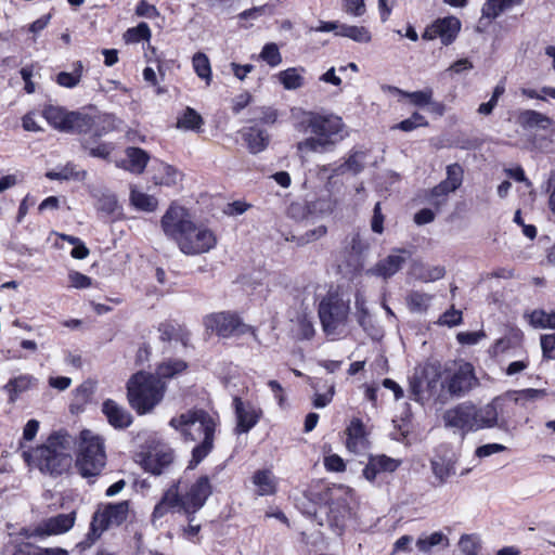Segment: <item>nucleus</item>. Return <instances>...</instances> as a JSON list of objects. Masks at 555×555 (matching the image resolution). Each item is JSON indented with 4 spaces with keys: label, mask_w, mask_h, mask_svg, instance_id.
I'll return each mask as SVG.
<instances>
[{
    "label": "nucleus",
    "mask_w": 555,
    "mask_h": 555,
    "mask_svg": "<svg viewBox=\"0 0 555 555\" xmlns=\"http://www.w3.org/2000/svg\"><path fill=\"white\" fill-rule=\"evenodd\" d=\"M294 128L304 138L299 140L296 155L301 163L309 162L312 154L326 153L343 139L345 124L343 118L333 113L293 109Z\"/></svg>",
    "instance_id": "1"
},
{
    "label": "nucleus",
    "mask_w": 555,
    "mask_h": 555,
    "mask_svg": "<svg viewBox=\"0 0 555 555\" xmlns=\"http://www.w3.org/2000/svg\"><path fill=\"white\" fill-rule=\"evenodd\" d=\"M211 493L212 486L207 476H199L193 480L183 476L164 493L153 511L152 518L155 521L170 512L194 515L205 505Z\"/></svg>",
    "instance_id": "2"
},
{
    "label": "nucleus",
    "mask_w": 555,
    "mask_h": 555,
    "mask_svg": "<svg viewBox=\"0 0 555 555\" xmlns=\"http://www.w3.org/2000/svg\"><path fill=\"white\" fill-rule=\"evenodd\" d=\"M74 438L65 430H56L35 449L24 450L22 456L28 466L42 474L61 476L68 473L73 465L72 451Z\"/></svg>",
    "instance_id": "3"
},
{
    "label": "nucleus",
    "mask_w": 555,
    "mask_h": 555,
    "mask_svg": "<svg viewBox=\"0 0 555 555\" xmlns=\"http://www.w3.org/2000/svg\"><path fill=\"white\" fill-rule=\"evenodd\" d=\"M169 425L175 428L184 440L198 441L192 450V459L188 468H195L212 450L215 431L218 420L204 410H189L172 417Z\"/></svg>",
    "instance_id": "4"
},
{
    "label": "nucleus",
    "mask_w": 555,
    "mask_h": 555,
    "mask_svg": "<svg viewBox=\"0 0 555 555\" xmlns=\"http://www.w3.org/2000/svg\"><path fill=\"white\" fill-rule=\"evenodd\" d=\"M166 391L165 383L156 376L139 372L127 384L131 408L140 415L147 414L160 403Z\"/></svg>",
    "instance_id": "5"
},
{
    "label": "nucleus",
    "mask_w": 555,
    "mask_h": 555,
    "mask_svg": "<svg viewBox=\"0 0 555 555\" xmlns=\"http://www.w3.org/2000/svg\"><path fill=\"white\" fill-rule=\"evenodd\" d=\"M76 467L83 477L98 476L106 464L103 438L90 429L80 431L77 439Z\"/></svg>",
    "instance_id": "6"
},
{
    "label": "nucleus",
    "mask_w": 555,
    "mask_h": 555,
    "mask_svg": "<svg viewBox=\"0 0 555 555\" xmlns=\"http://www.w3.org/2000/svg\"><path fill=\"white\" fill-rule=\"evenodd\" d=\"M350 300L337 292H330L319 305V318L327 336L336 337L343 334L348 325Z\"/></svg>",
    "instance_id": "7"
},
{
    "label": "nucleus",
    "mask_w": 555,
    "mask_h": 555,
    "mask_svg": "<svg viewBox=\"0 0 555 555\" xmlns=\"http://www.w3.org/2000/svg\"><path fill=\"white\" fill-rule=\"evenodd\" d=\"M42 116L54 129L63 132H86L93 125L92 118L87 114L68 112L61 106L49 105L44 107Z\"/></svg>",
    "instance_id": "8"
},
{
    "label": "nucleus",
    "mask_w": 555,
    "mask_h": 555,
    "mask_svg": "<svg viewBox=\"0 0 555 555\" xmlns=\"http://www.w3.org/2000/svg\"><path fill=\"white\" fill-rule=\"evenodd\" d=\"M203 324L206 332L216 334L222 338H230L247 333H251L256 336L253 327L243 323L237 314L229 311L210 313L204 318Z\"/></svg>",
    "instance_id": "9"
},
{
    "label": "nucleus",
    "mask_w": 555,
    "mask_h": 555,
    "mask_svg": "<svg viewBox=\"0 0 555 555\" xmlns=\"http://www.w3.org/2000/svg\"><path fill=\"white\" fill-rule=\"evenodd\" d=\"M177 243L183 254L195 256L215 248L217 236L212 230L192 222L190 228L178 237Z\"/></svg>",
    "instance_id": "10"
},
{
    "label": "nucleus",
    "mask_w": 555,
    "mask_h": 555,
    "mask_svg": "<svg viewBox=\"0 0 555 555\" xmlns=\"http://www.w3.org/2000/svg\"><path fill=\"white\" fill-rule=\"evenodd\" d=\"M128 514L129 503L127 501L101 505L94 513L91 529L94 533L100 534L108 528L121 525Z\"/></svg>",
    "instance_id": "11"
},
{
    "label": "nucleus",
    "mask_w": 555,
    "mask_h": 555,
    "mask_svg": "<svg viewBox=\"0 0 555 555\" xmlns=\"http://www.w3.org/2000/svg\"><path fill=\"white\" fill-rule=\"evenodd\" d=\"M138 457L144 470L153 475H160L171 464L173 454L167 444L157 442L141 452Z\"/></svg>",
    "instance_id": "12"
},
{
    "label": "nucleus",
    "mask_w": 555,
    "mask_h": 555,
    "mask_svg": "<svg viewBox=\"0 0 555 555\" xmlns=\"http://www.w3.org/2000/svg\"><path fill=\"white\" fill-rule=\"evenodd\" d=\"M232 405L236 417L235 431L237 434L248 433L262 416V410L258 404L241 397L235 396Z\"/></svg>",
    "instance_id": "13"
},
{
    "label": "nucleus",
    "mask_w": 555,
    "mask_h": 555,
    "mask_svg": "<svg viewBox=\"0 0 555 555\" xmlns=\"http://www.w3.org/2000/svg\"><path fill=\"white\" fill-rule=\"evenodd\" d=\"M461 22L455 16L438 18L428 25L423 33L424 40L440 39L444 46L451 44L461 30Z\"/></svg>",
    "instance_id": "14"
},
{
    "label": "nucleus",
    "mask_w": 555,
    "mask_h": 555,
    "mask_svg": "<svg viewBox=\"0 0 555 555\" xmlns=\"http://www.w3.org/2000/svg\"><path fill=\"white\" fill-rule=\"evenodd\" d=\"M191 223L192 220L188 211L183 207L176 205H171L167 209L160 221L164 233L176 242L190 228Z\"/></svg>",
    "instance_id": "15"
},
{
    "label": "nucleus",
    "mask_w": 555,
    "mask_h": 555,
    "mask_svg": "<svg viewBox=\"0 0 555 555\" xmlns=\"http://www.w3.org/2000/svg\"><path fill=\"white\" fill-rule=\"evenodd\" d=\"M505 397H496L488 404L477 408L473 404L475 431L498 425L499 415L503 413Z\"/></svg>",
    "instance_id": "16"
},
{
    "label": "nucleus",
    "mask_w": 555,
    "mask_h": 555,
    "mask_svg": "<svg viewBox=\"0 0 555 555\" xmlns=\"http://www.w3.org/2000/svg\"><path fill=\"white\" fill-rule=\"evenodd\" d=\"M457 459L448 449L438 451L430 461V468L438 485H444L456 473Z\"/></svg>",
    "instance_id": "17"
},
{
    "label": "nucleus",
    "mask_w": 555,
    "mask_h": 555,
    "mask_svg": "<svg viewBox=\"0 0 555 555\" xmlns=\"http://www.w3.org/2000/svg\"><path fill=\"white\" fill-rule=\"evenodd\" d=\"M378 163V156L369 150H352L338 167L343 172L373 171Z\"/></svg>",
    "instance_id": "18"
},
{
    "label": "nucleus",
    "mask_w": 555,
    "mask_h": 555,
    "mask_svg": "<svg viewBox=\"0 0 555 555\" xmlns=\"http://www.w3.org/2000/svg\"><path fill=\"white\" fill-rule=\"evenodd\" d=\"M410 257L405 249H395L386 258L379 260L366 273L387 280L395 275Z\"/></svg>",
    "instance_id": "19"
},
{
    "label": "nucleus",
    "mask_w": 555,
    "mask_h": 555,
    "mask_svg": "<svg viewBox=\"0 0 555 555\" xmlns=\"http://www.w3.org/2000/svg\"><path fill=\"white\" fill-rule=\"evenodd\" d=\"M401 461L387 455L370 456L367 464L363 469L364 478L370 482H376L384 474H391L398 469Z\"/></svg>",
    "instance_id": "20"
},
{
    "label": "nucleus",
    "mask_w": 555,
    "mask_h": 555,
    "mask_svg": "<svg viewBox=\"0 0 555 555\" xmlns=\"http://www.w3.org/2000/svg\"><path fill=\"white\" fill-rule=\"evenodd\" d=\"M473 413V404L465 402L447 410L443 414V421L448 427L475 431Z\"/></svg>",
    "instance_id": "21"
},
{
    "label": "nucleus",
    "mask_w": 555,
    "mask_h": 555,
    "mask_svg": "<svg viewBox=\"0 0 555 555\" xmlns=\"http://www.w3.org/2000/svg\"><path fill=\"white\" fill-rule=\"evenodd\" d=\"M75 518V513H69L43 519L39 522V530L37 532L41 534V540L66 533L73 528Z\"/></svg>",
    "instance_id": "22"
},
{
    "label": "nucleus",
    "mask_w": 555,
    "mask_h": 555,
    "mask_svg": "<svg viewBox=\"0 0 555 555\" xmlns=\"http://www.w3.org/2000/svg\"><path fill=\"white\" fill-rule=\"evenodd\" d=\"M476 383L473 365L467 362H460L449 380L448 389L452 393H463L472 389Z\"/></svg>",
    "instance_id": "23"
},
{
    "label": "nucleus",
    "mask_w": 555,
    "mask_h": 555,
    "mask_svg": "<svg viewBox=\"0 0 555 555\" xmlns=\"http://www.w3.org/2000/svg\"><path fill=\"white\" fill-rule=\"evenodd\" d=\"M331 500L330 512L333 517L338 520L350 514V505L354 501V495L352 490L348 487L334 486L331 489Z\"/></svg>",
    "instance_id": "24"
},
{
    "label": "nucleus",
    "mask_w": 555,
    "mask_h": 555,
    "mask_svg": "<svg viewBox=\"0 0 555 555\" xmlns=\"http://www.w3.org/2000/svg\"><path fill=\"white\" fill-rule=\"evenodd\" d=\"M102 412L107 418L109 425L117 429H124L131 425L132 415L120 404L112 399H107L102 404Z\"/></svg>",
    "instance_id": "25"
},
{
    "label": "nucleus",
    "mask_w": 555,
    "mask_h": 555,
    "mask_svg": "<svg viewBox=\"0 0 555 555\" xmlns=\"http://www.w3.org/2000/svg\"><path fill=\"white\" fill-rule=\"evenodd\" d=\"M129 201L134 209L144 212H153L158 207L157 198L139 184L131 185Z\"/></svg>",
    "instance_id": "26"
},
{
    "label": "nucleus",
    "mask_w": 555,
    "mask_h": 555,
    "mask_svg": "<svg viewBox=\"0 0 555 555\" xmlns=\"http://www.w3.org/2000/svg\"><path fill=\"white\" fill-rule=\"evenodd\" d=\"M251 482L255 487V492L260 496L273 495L278 490V478L270 469L255 472Z\"/></svg>",
    "instance_id": "27"
},
{
    "label": "nucleus",
    "mask_w": 555,
    "mask_h": 555,
    "mask_svg": "<svg viewBox=\"0 0 555 555\" xmlns=\"http://www.w3.org/2000/svg\"><path fill=\"white\" fill-rule=\"evenodd\" d=\"M450 546L449 537L442 531L423 533L416 540V547L423 554H430L434 548H448Z\"/></svg>",
    "instance_id": "28"
},
{
    "label": "nucleus",
    "mask_w": 555,
    "mask_h": 555,
    "mask_svg": "<svg viewBox=\"0 0 555 555\" xmlns=\"http://www.w3.org/2000/svg\"><path fill=\"white\" fill-rule=\"evenodd\" d=\"M346 431V446L349 451L358 453L366 447V433L361 420H352Z\"/></svg>",
    "instance_id": "29"
},
{
    "label": "nucleus",
    "mask_w": 555,
    "mask_h": 555,
    "mask_svg": "<svg viewBox=\"0 0 555 555\" xmlns=\"http://www.w3.org/2000/svg\"><path fill=\"white\" fill-rule=\"evenodd\" d=\"M37 383V378L30 374H21L11 378L5 385L4 390L9 396L10 402H15L20 395L31 389Z\"/></svg>",
    "instance_id": "30"
},
{
    "label": "nucleus",
    "mask_w": 555,
    "mask_h": 555,
    "mask_svg": "<svg viewBox=\"0 0 555 555\" xmlns=\"http://www.w3.org/2000/svg\"><path fill=\"white\" fill-rule=\"evenodd\" d=\"M304 67H288L276 74V79L285 90H297L305 85Z\"/></svg>",
    "instance_id": "31"
},
{
    "label": "nucleus",
    "mask_w": 555,
    "mask_h": 555,
    "mask_svg": "<svg viewBox=\"0 0 555 555\" xmlns=\"http://www.w3.org/2000/svg\"><path fill=\"white\" fill-rule=\"evenodd\" d=\"M336 208V203L331 198H319L308 205L307 221L314 222L331 217Z\"/></svg>",
    "instance_id": "32"
},
{
    "label": "nucleus",
    "mask_w": 555,
    "mask_h": 555,
    "mask_svg": "<svg viewBox=\"0 0 555 555\" xmlns=\"http://www.w3.org/2000/svg\"><path fill=\"white\" fill-rule=\"evenodd\" d=\"M336 35L349 38L358 43H370L372 41V34L365 26L341 24Z\"/></svg>",
    "instance_id": "33"
},
{
    "label": "nucleus",
    "mask_w": 555,
    "mask_h": 555,
    "mask_svg": "<svg viewBox=\"0 0 555 555\" xmlns=\"http://www.w3.org/2000/svg\"><path fill=\"white\" fill-rule=\"evenodd\" d=\"M521 2L522 0H488L481 10L482 17L493 20L505 10L519 5Z\"/></svg>",
    "instance_id": "34"
},
{
    "label": "nucleus",
    "mask_w": 555,
    "mask_h": 555,
    "mask_svg": "<svg viewBox=\"0 0 555 555\" xmlns=\"http://www.w3.org/2000/svg\"><path fill=\"white\" fill-rule=\"evenodd\" d=\"M126 156L127 165L124 167V169L138 173H141L144 170L149 162V155L145 153V151L139 147L127 149Z\"/></svg>",
    "instance_id": "35"
},
{
    "label": "nucleus",
    "mask_w": 555,
    "mask_h": 555,
    "mask_svg": "<svg viewBox=\"0 0 555 555\" xmlns=\"http://www.w3.org/2000/svg\"><path fill=\"white\" fill-rule=\"evenodd\" d=\"M245 141L251 153H259L267 147L269 134L264 130L251 127L245 133Z\"/></svg>",
    "instance_id": "36"
},
{
    "label": "nucleus",
    "mask_w": 555,
    "mask_h": 555,
    "mask_svg": "<svg viewBox=\"0 0 555 555\" xmlns=\"http://www.w3.org/2000/svg\"><path fill=\"white\" fill-rule=\"evenodd\" d=\"M431 299L433 296L427 293L412 291L406 295L405 304L411 312L423 313L428 309Z\"/></svg>",
    "instance_id": "37"
},
{
    "label": "nucleus",
    "mask_w": 555,
    "mask_h": 555,
    "mask_svg": "<svg viewBox=\"0 0 555 555\" xmlns=\"http://www.w3.org/2000/svg\"><path fill=\"white\" fill-rule=\"evenodd\" d=\"M390 90L403 98L410 100V103L415 106L430 105L433 100L434 91L431 88H426L421 91L408 92L399 88L392 87Z\"/></svg>",
    "instance_id": "38"
},
{
    "label": "nucleus",
    "mask_w": 555,
    "mask_h": 555,
    "mask_svg": "<svg viewBox=\"0 0 555 555\" xmlns=\"http://www.w3.org/2000/svg\"><path fill=\"white\" fill-rule=\"evenodd\" d=\"M547 395L545 389L526 388L509 391L504 397L505 399H512L515 403H521L524 401H538L544 399Z\"/></svg>",
    "instance_id": "39"
},
{
    "label": "nucleus",
    "mask_w": 555,
    "mask_h": 555,
    "mask_svg": "<svg viewBox=\"0 0 555 555\" xmlns=\"http://www.w3.org/2000/svg\"><path fill=\"white\" fill-rule=\"evenodd\" d=\"M193 69L196 75L205 80L206 85L211 82V66L208 56L205 53L197 52L192 57Z\"/></svg>",
    "instance_id": "40"
},
{
    "label": "nucleus",
    "mask_w": 555,
    "mask_h": 555,
    "mask_svg": "<svg viewBox=\"0 0 555 555\" xmlns=\"http://www.w3.org/2000/svg\"><path fill=\"white\" fill-rule=\"evenodd\" d=\"M82 69V63L78 61L74 64L73 73L61 72L56 76V82L64 88H74L79 83L81 79Z\"/></svg>",
    "instance_id": "41"
},
{
    "label": "nucleus",
    "mask_w": 555,
    "mask_h": 555,
    "mask_svg": "<svg viewBox=\"0 0 555 555\" xmlns=\"http://www.w3.org/2000/svg\"><path fill=\"white\" fill-rule=\"evenodd\" d=\"M202 124V116L195 109L188 107L178 119L177 126L185 130H198Z\"/></svg>",
    "instance_id": "42"
},
{
    "label": "nucleus",
    "mask_w": 555,
    "mask_h": 555,
    "mask_svg": "<svg viewBox=\"0 0 555 555\" xmlns=\"http://www.w3.org/2000/svg\"><path fill=\"white\" fill-rule=\"evenodd\" d=\"M186 369L185 362L181 360H168L159 364L157 369V378H169L183 372Z\"/></svg>",
    "instance_id": "43"
},
{
    "label": "nucleus",
    "mask_w": 555,
    "mask_h": 555,
    "mask_svg": "<svg viewBox=\"0 0 555 555\" xmlns=\"http://www.w3.org/2000/svg\"><path fill=\"white\" fill-rule=\"evenodd\" d=\"M259 59L270 67H276L282 63V54L274 42L266 43L259 54Z\"/></svg>",
    "instance_id": "44"
},
{
    "label": "nucleus",
    "mask_w": 555,
    "mask_h": 555,
    "mask_svg": "<svg viewBox=\"0 0 555 555\" xmlns=\"http://www.w3.org/2000/svg\"><path fill=\"white\" fill-rule=\"evenodd\" d=\"M480 546V539L477 534H463L459 540V548L464 555H477Z\"/></svg>",
    "instance_id": "45"
},
{
    "label": "nucleus",
    "mask_w": 555,
    "mask_h": 555,
    "mask_svg": "<svg viewBox=\"0 0 555 555\" xmlns=\"http://www.w3.org/2000/svg\"><path fill=\"white\" fill-rule=\"evenodd\" d=\"M98 197V208L106 214H114L118 208V201L115 194L109 191H103L101 194H95Z\"/></svg>",
    "instance_id": "46"
},
{
    "label": "nucleus",
    "mask_w": 555,
    "mask_h": 555,
    "mask_svg": "<svg viewBox=\"0 0 555 555\" xmlns=\"http://www.w3.org/2000/svg\"><path fill=\"white\" fill-rule=\"evenodd\" d=\"M462 183L460 176H448L444 181L434 188L433 197H440L447 195L449 192L455 191Z\"/></svg>",
    "instance_id": "47"
},
{
    "label": "nucleus",
    "mask_w": 555,
    "mask_h": 555,
    "mask_svg": "<svg viewBox=\"0 0 555 555\" xmlns=\"http://www.w3.org/2000/svg\"><path fill=\"white\" fill-rule=\"evenodd\" d=\"M151 30L146 23H140L137 27L130 28L125 34V39L128 42H139L141 40H149Z\"/></svg>",
    "instance_id": "48"
},
{
    "label": "nucleus",
    "mask_w": 555,
    "mask_h": 555,
    "mask_svg": "<svg viewBox=\"0 0 555 555\" xmlns=\"http://www.w3.org/2000/svg\"><path fill=\"white\" fill-rule=\"evenodd\" d=\"M428 125V121L426 118L421 115L420 113H413L411 117L402 120L397 126H395V129H400L402 131H412L418 127H426Z\"/></svg>",
    "instance_id": "49"
},
{
    "label": "nucleus",
    "mask_w": 555,
    "mask_h": 555,
    "mask_svg": "<svg viewBox=\"0 0 555 555\" xmlns=\"http://www.w3.org/2000/svg\"><path fill=\"white\" fill-rule=\"evenodd\" d=\"M68 287L76 289H86L92 286V279L78 271L72 270L68 272Z\"/></svg>",
    "instance_id": "50"
},
{
    "label": "nucleus",
    "mask_w": 555,
    "mask_h": 555,
    "mask_svg": "<svg viewBox=\"0 0 555 555\" xmlns=\"http://www.w3.org/2000/svg\"><path fill=\"white\" fill-rule=\"evenodd\" d=\"M446 274L444 267L441 266H430L422 269V272L418 274V279L425 283L435 282L442 279Z\"/></svg>",
    "instance_id": "51"
},
{
    "label": "nucleus",
    "mask_w": 555,
    "mask_h": 555,
    "mask_svg": "<svg viewBox=\"0 0 555 555\" xmlns=\"http://www.w3.org/2000/svg\"><path fill=\"white\" fill-rule=\"evenodd\" d=\"M341 8L353 17H360L366 12L364 0H343Z\"/></svg>",
    "instance_id": "52"
},
{
    "label": "nucleus",
    "mask_w": 555,
    "mask_h": 555,
    "mask_svg": "<svg viewBox=\"0 0 555 555\" xmlns=\"http://www.w3.org/2000/svg\"><path fill=\"white\" fill-rule=\"evenodd\" d=\"M506 450V447L501 443H487L478 447L475 450V455L479 459L491 456Z\"/></svg>",
    "instance_id": "53"
},
{
    "label": "nucleus",
    "mask_w": 555,
    "mask_h": 555,
    "mask_svg": "<svg viewBox=\"0 0 555 555\" xmlns=\"http://www.w3.org/2000/svg\"><path fill=\"white\" fill-rule=\"evenodd\" d=\"M356 309H357L356 317H357L358 323L361 326H365L366 321L369 319V311L365 307V298L363 297V295L361 293H357V295H356Z\"/></svg>",
    "instance_id": "54"
},
{
    "label": "nucleus",
    "mask_w": 555,
    "mask_h": 555,
    "mask_svg": "<svg viewBox=\"0 0 555 555\" xmlns=\"http://www.w3.org/2000/svg\"><path fill=\"white\" fill-rule=\"evenodd\" d=\"M541 348L545 359H555V335L546 334L541 336Z\"/></svg>",
    "instance_id": "55"
},
{
    "label": "nucleus",
    "mask_w": 555,
    "mask_h": 555,
    "mask_svg": "<svg viewBox=\"0 0 555 555\" xmlns=\"http://www.w3.org/2000/svg\"><path fill=\"white\" fill-rule=\"evenodd\" d=\"M250 205L243 201H235L229 203L224 206L223 212L230 217H236L243 215L245 211L249 209Z\"/></svg>",
    "instance_id": "56"
},
{
    "label": "nucleus",
    "mask_w": 555,
    "mask_h": 555,
    "mask_svg": "<svg viewBox=\"0 0 555 555\" xmlns=\"http://www.w3.org/2000/svg\"><path fill=\"white\" fill-rule=\"evenodd\" d=\"M335 393V386L332 384L327 391L324 393H314L313 396V406L317 409L325 408L331 403Z\"/></svg>",
    "instance_id": "57"
},
{
    "label": "nucleus",
    "mask_w": 555,
    "mask_h": 555,
    "mask_svg": "<svg viewBox=\"0 0 555 555\" xmlns=\"http://www.w3.org/2000/svg\"><path fill=\"white\" fill-rule=\"evenodd\" d=\"M313 333H314V328H313V324H312L311 320L308 319L306 315H301L298 319L297 335L300 338L309 339L313 336Z\"/></svg>",
    "instance_id": "58"
},
{
    "label": "nucleus",
    "mask_w": 555,
    "mask_h": 555,
    "mask_svg": "<svg viewBox=\"0 0 555 555\" xmlns=\"http://www.w3.org/2000/svg\"><path fill=\"white\" fill-rule=\"evenodd\" d=\"M462 321V312L451 308L446 311L439 319V323L448 326H455Z\"/></svg>",
    "instance_id": "59"
},
{
    "label": "nucleus",
    "mask_w": 555,
    "mask_h": 555,
    "mask_svg": "<svg viewBox=\"0 0 555 555\" xmlns=\"http://www.w3.org/2000/svg\"><path fill=\"white\" fill-rule=\"evenodd\" d=\"M529 322L533 327L547 328L548 312L544 310H534L529 315Z\"/></svg>",
    "instance_id": "60"
},
{
    "label": "nucleus",
    "mask_w": 555,
    "mask_h": 555,
    "mask_svg": "<svg viewBox=\"0 0 555 555\" xmlns=\"http://www.w3.org/2000/svg\"><path fill=\"white\" fill-rule=\"evenodd\" d=\"M324 466L331 472H344L346 468L344 460L337 454H331L324 457Z\"/></svg>",
    "instance_id": "61"
},
{
    "label": "nucleus",
    "mask_w": 555,
    "mask_h": 555,
    "mask_svg": "<svg viewBox=\"0 0 555 555\" xmlns=\"http://www.w3.org/2000/svg\"><path fill=\"white\" fill-rule=\"evenodd\" d=\"M409 391L413 400L418 401L421 399V395L424 391V382L417 374L411 377Z\"/></svg>",
    "instance_id": "62"
},
{
    "label": "nucleus",
    "mask_w": 555,
    "mask_h": 555,
    "mask_svg": "<svg viewBox=\"0 0 555 555\" xmlns=\"http://www.w3.org/2000/svg\"><path fill=\"white\" fill-rule=\"evenodd\" d=\"M12 555H41V547L29 542L18 543Z\"/></svg>",
    "instance_id": "63"
},
{
    "label": "nucleus",
    "mask_w": 555,
    "mask_h": 555,
    "mask_svg": "<svg viewBox=\"0 0 555 555\" xmlns=\"http://www.w3.org/2000/svg\"><path fill=\"white\" fill-rule=\"evenodd\" d=\"M135 13L139 16H144L147 18H153L158 15L157 9L153 4H150L149 2H146L144 0H142L138 3Z\"/></svg>",
    "instance_id": "64"
}]
</instances>
